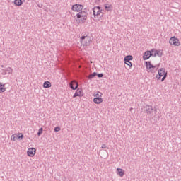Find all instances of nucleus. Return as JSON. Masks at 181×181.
I'll list each match as a JSON object with an SVG mask.
<instances>
[{
    "label": "nucleus",
    "mask_w": 181,
    "mask_h": 181,
    "mask_svg": "<svg viewBox=\"0 0 181 181\" xmlns=\"http://www.w3.org/2000/svg\"><path fill=\"white\" fill-rule=\"evenodd\" d=\"M124 64L129 66V69L132 67V62L131 61H129V62H124Z\"/></svg>",
    "instance_id": "bb28decb"
},
{
    "label": "nucleus",
    "mask_w": 181,
    "mask_h": 181,
    "mask_svg": "<svg viewBox=\"0 0 181 181\" xmlns=\"http://www.w3.org/2000/svg\"><path fill=\"white\" fill-rule=\"evenodd\" d=\"M101 148H102L103 149H107V145H105V144H102Z\"/></svg>",
    "instance_id": "7c9ffc66"
},
{
    "label": "nucleus",
    "mask_w": 181,
    "mask_h": 181,
    "mask_svg": "<svg viewBox=\"0 0 181 181\" xmlns=\"http://www.w3.org/2000/svg\"><path fill=\"white\" fill-rule=\"evenodd\" d=\"M160 77H163L161 81H165L166 77H168V72L165 68H160L158 69V75L156 76L157 80H160Z\"/></svg>",
    "instance_id": "f257e3e1"
},
{
    "label": "nucleus",
    "mask_w": 181,
    "mask_h": 181,
    "mask_svg": "<svg viewBox=\"0 0 181 181\" xmlns=\"http://www.w3.org/2000/svg\"><path fill=\"white\" fill-rule=\"evenodd\" d=\"M59 131H60V127H56L54 128V132H59Z\"/></svg>",
    "instance_id": "c756f323"
},
{
    "label": "nucleus",
    "mask_w": 181,
    "mask_h": 181,
    "mask_svg": "<svg viewBox=\"0 0 181 181\" xmlns=\"http://www.w3.org/2000/svg\"><path fill=\"white\" fill-rule=\"evenodd\" d=\"M163 55V52H162V50H155L154 54H153V56L154 57H156V56H158L159 57H162Z\"/></svg>",
    "instance_id": "f8f14e48"
},
{
    "label": "nucleus",
    "mask_w": 181,
    "mask_h": 181,
    "mask_svg": "<svg viewBox=\"0 0 181 181\" xmlns=\"http://www.w3.org/2000/svg\"><path fill=\"white\" fill-rule=\"evenodd\" d=\"M95 76H97V72H93V74H90L88 76V78L89 80H91V78H94V77H95Z\"/></svg>",
    "instance_id": "5701e85b"
},
{
    "label": "nucleus",
    "mask_w": 181,
    "mask_h": 181,
    "mask_svg": "<svg viewBox=\"0 0 181 181\" xmlns=\"http://www.w3.org/2000/svg\"><path fill=\"white\" fill-rule=\"evenodd\" d=\"M43 87L44 88H50V87H52V83H50V81H45L43 83Z\"/></svg>",
    "instance_id": "a211bd4d"
},
{
    "label": "nucleus",
    "mask_w": 181,
    "mask_h": 181,
    "mask_svg": "<svg viewBox=\"0 0 181 181\" xmlns=\"http://www.w3.org/2000/svg\"><path fill=\"white\" fill-rule=\"evenodd\" d=\"M151 56H153V49H151V51L145 52L143 56V59L148 60Z\"/></svg>",
    "instance_id": "1a4fd4ad"
},
{
    "label": "nucleus",
    "mask_w": 181,
    "mask_h": 181,
    "mask_svg": "<svg viewBox=\"0 0 181 181\" xmlns=\"http://www.w3.org/2000/svg\"><path fill=\"white\" fill-rule=\"evenodd\" d=\"M83 8H84V6L76 4L72 6L71 11H74V12H81Z\"/></svg>",
    "instance_id": "423d86ee"
},
{
    "label": "nucleus",
    "mask_w": 181,
    "mask_h": 181,
    "mask_svg": "<svg viewBox=\"0 0 181 181\" xmlns=\"http://www.w3.org/2000/svg\"><path fill=\"white\" fill-rule=\"evenodd\" d=\"M5 91H6L5 84H2V83H0V93H5Z\"/></svg>",
    "instance_id": "aec40b11"
},
{
    "label": "nucleus",
    "mask_w": 181,
    "mask_h": 181,
    "mask_svg": "<svg viewBox=\"0 0 181 181\" xmlns=\"http://www.w3.org/2000/svg\"><path fill=\"white\" fill-rule=\"evenodd\" d=\"M6 71H8V74H12V71H13L12 68L8 67L6 69Z\"/></svg>",
    "instance_id": "a878e982"
},
{
    "label": "nucleus",
    "mask_w": 181,
    "mask_h": 181,
    "mask_svg": "<svg viewBox=\"0 0 181 181\" xmlns=\"http://www.w3.org/2000/svg\"><path fill=\"white\" fill-rule=\"evenodd\" d=\"M169 43L172 46H180V42H179V40L175 37H170L169 40Z\"/></svg>",
    "instance_id": "0eeeda50"
},
{
    "label": "nucleus",
    "mask_w": 181,
    "mask_h": 181,
    "mask_svg": "<svg viewBox=\"0 0 181 181\" xmlns=\"http://www.w3.org/2000/svg\"><path fill=\"white\" fill-rule=\"evenodd\" d=\"M92 11H93V15H95V12H97V11H104V9H101V6H98L93 7Z\"/></svg>",
    "instance_id": "f3484780"
},
{
    "label": "nucleus",
    "mask_w": 181,
    "mask_h": 181,
    "mask_svg": "<svg viewBox=\"0 0 181 181\" xmlns=\"http://www.w3.org/2000/svg\"><path fill=\"white\" fill-rule=\"evenodd\" d=\"M111 8H112V5H111V4H110L109 6L105 4V11H107V12H110V11L112 10Z\"/></svg>",
    "instance_id": "4be33fe9"
},
{
    "label": "nucleus",
    "mask_w": 181,
    "mask_h": 181,
    "mask_svg": "<svg viewBox=\"0 0 181 181\" xmlns=\"http://www.w3.org/2000/svg\"><path fill=\"white\" fill-rule=\"evenodd\" d=\"M96 76H98V77L99 78H101L104 77V74H97Z\"/></svg>",
    "instance_id": "c85d7f7f"
},
{
    "label": "nucleus",
    "mask_w": 181,
    "mask_h": 181,
    "mask_svg": "<svg viewBox=\"0 0 181 181\" xmlns=\"http://www.w3.org/2000/svg\"><path fill=\"white\" fill-rule=\"evenodd\" d=\"M132 110H133L132 107H131V108H130V111H132Z\"/></svg>",
    "instance_id": "2f4dec72"
},
{
    "label": "nucleus",
    "mask_w": 181,
    "mask_h": 181,
    "mask_svg": "<svg viewBox=\"0 0 181 181\" xmlns=\"http://www.w3.org/2000/svg\"><path fill=\"white\" fill-rule=\"evenodd\" d=\"M82 94H83V90L80 89H77L74 95H73V98H76V97H81L83 95Z\"/></svg>",
    "instance_id": "9b49d317"
},
{
    "label": "nucleus",
    "mask_w": 181,
    "mask_h": 181,
    "mask_svg": "<svg viewBox=\"0 0 181 181\" xmlns=\"http://www.w3.org/2000/svg\"><path fill=\"white\" fill-rule=\"evenodd\" d=\"M42 134H43V127H41L39 129L38 132H37L38 136H40V135H42Z\"/></svg>",
    "instance_id": "b1692460"
},
{
    "label": "nucleus",
    "mask_w": 181,
    "mask_h": 181,
    "mask_svg": "<svg viewBox=\"0 0 181 181\" xmlns=\"http://www.w3.org/2000/svg\"><path fill=\"white\" fill-rule=\"evenodd\" d=\"M101 95H103V93H101L100 92H98L96 94H94V97H95V98H101Z\"/></svg>",
    "instance_id": "393cba45"
},
{
    "label": "nucleus",
    "mask_w": 181,
    "mask_h": 181,
    "mask_svg": "<svg viewBox=\"0 0 181 181\" xmlns=\"http://www.w3.org/2000/svg\"><path fill=\"white\" fill-rule=\"evenodd\" d=\"M103 12H104V10H97L96 12L95 13V14H93L94 18H95V16H99V15H101V13H103Z\"/></svg>",
    "instance_id": "412c9836"
},
{
    "label": "nucleus",
    "mask_w": 181,
    "mask_h": 181,
    "mask_svg": "<svg viewBox=\"0 0 181 181\" xmlns=\"http://www.w3.org/2000/svg\"><path fill=\"white\" fill-rule=\"evenodd\" d=\"M76 18L80 19L81 18V21H87V13L85 11H79V13L76 14Z\"/></svg>",
    "instance_id": "39448f33"
},
{
    "label": "nucleus",
    "mask_w": 181,
    "mask_h": 181,
    "mask_svg": "<svg viewBox=\"0 0 181 181\" xmlns=\"http://www.w3.org/2000/svg\"><path fill=\"white\" fill-rule=\"evenodd\" d=\"M144 110H145L146 114L147 115H150L151 117L153 115V111H156V109H153V107L148 105L144 107Z\"/></svg>",
    "instance_id": "7ed1b4c3"
},
{
    "label": "nucleus",
    "mask_w": 181,
    "mask_h": 181,
    "mask_svg": "<svg viewBox=\"0 0 181 181\" xmlns=\"http://www.w3.org/2000/svg\"><path fill=\"white\" fill-rule=\"evenodd\" d=\"M74 84L76 86H73V82L69 83V87L71 88V90H77L78 88V83L74 81Z\"/></svg>",
    "instance_id": "ddd939ff"
},
{
    "label": "nucleus",
    "mask_w": 181,
    "mask_h": 181,
    "mask_svg": "<svg viewBox=\"0 0 181 181\" xmlns=\"http://www.w3.org/2000/svg\"><path fill=\"white\" fill-rule=\"evenodd\" d=\"M23 139V134L19 133L18 134H15L11 135V141H16L19 139L20 141Z\"/></svg>",
    "instance_id": "6e6552de"
},
{
    "label": "nucleus",
    "mask_w": 181,
    "mask_h": 181,
    "mask_svg": "<svg viewBox=\"0 0 181 181\" xmlns=\"http://www.w3.org/2000/svg\"><path fill=\"white\" fill-rule=\"evenodd\" d=\"M104 152H105V155L102 156V158L105 159V158H108V151H105Z\"/></svg>",
    "instance_id": "cd10ccee"
},
{
    "label": "nucleus",
    "mask_w": 181,
    "mask_h": 181,
    "mask_svg": "<svg viewBox=\"0 0 181 181\" xmlns=\"http://www.w3.org/2000/svg\"><path fill=\"white\" fill-rule=\"evenodd\" d=\"M93 103H95V104H101V103H103V99L101 98H95L93 99Z\"/></svg>",
    "instance_id": "6ab92c4d"
},
{
    "label": "nucleus",
    "mask_w": 181,
    "mask_h": 181,
    "mask_svg": "<svg viewBox=\"0 0 181 181\" xmlns=\"http://www.w3.org/2000/svg\"><path fill=\"white\" fill-rule=\"evenodd\" d=\"M146 64V69H147V71L148 73H153V69H156V66H153L151 62H145Z\"/></svg>",
    "instance_id": "20e7f679"
},
{
    "label": "nucleus",
    "mask_w": 181,
    "mask_h": 181,
    "mask_svg": "<svg viewBox=\"0 0 181 181\" xmlns=\"http://www.w3.org/2000/svg\"><path fill=\"white\" fill-rule=\"evenodd\" d=\"M1 67H4V65H2Z\"/></svg>",
    "instance_id": "473e14b6"
},
{
    "label": "nucleus",
    "mask_w": 181,
    "mask_h": 181,
    "mask_svg": "<svg viewBox=\"0 0 181 181\" xmlns=\"http://www.w3.org/2000/svg\"><path fill=\"white\" fill-rule=\"evenodd\" d=\"M35 153H36V148H29L27 151L28 156H30L31 158H33Z\"/></svg>",
    "instance_id": "9d476101"
},
{
    "label": "nucleus",
    "mask_w": 181,
    "mask_h": 181,
    "mask_svg": "<svg viewBox=\"0 0 181 181\" xmlns=\"http://www.w3.org/2000/svg\"><path fill=\"white\" fill-rule=\"evenodd\" d=\"M13 4L16 6H22L23 1L22 0H14Z\"/></svg>",
    "instance_id": "dca6fc26"
},
{
    "label": "nucleus",
    "mask_w": 181,
    "mask_h": 181,
    "mask_svg": "<svg viewBox=\"0 0 181 181\" xmlns=\"http://www.w3.org/2000/svg\"><path fill=\"white\" fill-rule=\"evenodd\" d=\"M134 57L132 55H127L124 57V63H129L131 60H133Z\"/></svg>",
    "instance_id": "4468645a"
},
{
    "label": "nucleus",
    "mask_w": 181,
    "mask_h": 181,
    "mask_svg": "<svg viewBox=\"0 0 181 181\" xmlns=\"http://www.w3.org/2000/svg\"><path fill=\"white\" fill-rule=\"evenodd\" d=\"M80 42L82 46H90V42H91V38L87 35H83L80 38Z\"/></svg>",
    "instance_id": "f03ea898"
},
{
    "label": "nucleus",
    "mask_w": 181,
    "mask_h": 181,
    "mask_svg": "<svg viewBox=\"0 0 181 181\" xmlns=\"http://www.w3.org/2000/svg\"><path fill=\"white\" fill-rule=\"evenodd\" d=\"M117 175H119V176H120V177H122L124 176V171L122 168H117Z\"/></svg>",
    "instance_id": "2eb2a0df"
}]
</instances>
